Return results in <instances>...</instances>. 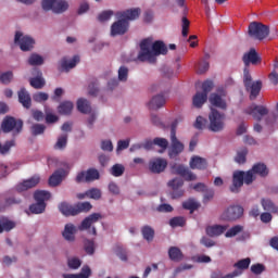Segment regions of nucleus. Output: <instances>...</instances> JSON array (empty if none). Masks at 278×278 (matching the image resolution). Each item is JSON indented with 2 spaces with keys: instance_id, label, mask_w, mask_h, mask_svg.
Here are the masks:
<instances>
[{
  "instance_id": "6e6552de",
  "label": "nucleus",
  "mask_w": 278,
  "mask_h": 278,
  "mask_svg": "<svg viewBox=\"0 0 278 278\" xmlns=\"http://www.w3.org/2000/svg\"><path fill=\"white\" fill-rule=\"evenodd\" d=\"M258 177H268V167L264 163H256L245 174V186H251Z\"/></svg>"
},
{
  "instance_id": "09e8293b",
  "label": "nucleus",
  "mask_w": 278,
  "mask_h": 278,
  "mask_svg": "<svg viewBox=\"0 0 278 278\" xmlns=\"http://www.w3.org/2000/svg\"><path fill=\"white\" fill-rule=\"evenodd\" d=\"M45 129H47V126L42 125V124H34L30 127V131L33 136H40L42 134H45Z\"/></svg>"
},
{
  "instance_id": "37998d69",
  "label": "nucleus",
  "mask_w": 278,
  "mask_h": 278,
  "mask_svg": "<svg viewBox=\"0 0 278 278\" xmlns=\"http://www.w3.org/2000/svg\"><path fill=\"white\" fill-rule=\"evenodd\" d=\"M249 266H251L250 257L242 258L233 264V267L237 268L235 270H240L241 273H242V270H247V268H249Z\"/></svg>"
},
{
  "instance_id": "f03ea898",
  "label": "nucleus",
  "mask_w": 278,
  "mask_h": 278,
  "mask_svg": "<svg viewBox=\"0 0 278 278\" xmlns=\"http://www.w3.org/2000/svg\"><path fill=\"white\" fill-rule=\"evenodd\" d=\"M140 8L117 12L116 16L119 20L111 25V36H125L129 30V21L140 18Z\"/></svg>"
},
{
  "instance_id": "7ed1b4c3",
  "label": "nucleus",
  "mask_w": 278,
  "mask_h": 278,
  "mask_svg": "<svg viewBox=\"0 0 278 278\" xmlns=\"http://www.w3.org/2000/svg\"><path fill=\"white\" fill-rule=\"evenodd\" d=\"M59 210L63 216H77L78 214L90 212L92 204L90 202H78L77 204L71 205L63 202L59 205Z\"/></svg>"
},
{
  "instance_id": "e2e57ef3",
  "label": "nucleus",
  "mask_w": 278,
  "mask_h": 278,
  "mask_svg": "<svg viewBox=\"0 0 278 278\" xmlns=\"http://www.w3.org/2000/svg\"><path fill=\"white\" fill-rule=\"evenodd\" d=\"M128 76H129V70L126 66H121L118 70L119 81H127Z\"/></svg>"
},
{
  "instance_id": "4c0bfd02",
  "label": "nucleus",
  "mask_w": 278,
  "mask_h": 278,
  "mask_svg": "<svg viewBox=\"0 0 278 278\" xmlns=\"http://www.w3.org/2000/svg\"><path fill=\"white\" fill-rule=\"evenodd\" d=\"M73 108H74L73 102L64 101L59 105L58 111H59V114L68 116L73 112Z\"/></svg>"
},
{
  "instance_id": "bb28decb",
  "label": "nucleus",
  "mask_w": 278,
  "mask_h": 278,
  "mask_svg": "<svg viewBox=\"0 0 278 278\" xmlns=\"http://www.w3.org/2000/svg\"><path fill=\"white\" fill-rule=\"evenodd\" d=\"M148 105L150 110H160V108L166 105V98L162 93L156 94L151 99Z\"/></svg>"
},
{
  "instance_id": "5fc2aeb1",
  "label": "nucleus",
  "mask_w": 278,
  "mask_h": 278,
  "mask_svg": "<svg viewBox=\"0 0 278 278\" xmlns=\"http://www.w3.org/2000/svg\"><path fill=\"white\" fill-rule=\"evenodd\" d=\"M169 225L175 228V227H184L186 225V218L178 216V217H173L169 219Z\"/></svg>"
},
{
  "instance_id": "680f3d73",
  "label": "nucleus",
  "mask_w": 278,
  "mask_h": 278,
  "mask_svg": "<svg viewBox=\"0 0 278 278\" xmlns=\"http://www.w3.org/2000/svg\"><path fill=\"white\" fill-rule=\"evenodd\" d=\"M41 7L45 12H49L51 10L53 12V8L55 7V0H42Z\"/></svg>"
},
{
  "instance_id": "69168bd1",
  "label": "nucleus",
  "mask_w": 278,
  "mask_h": 278,
  "mask_svg": "<svg viewBox=\"0 0 278 278\" xmlns=\"http://www.w3.org/2000/svg\"><path fill=\"white\" fill-rule=\"evenodd\" d=\"M67 142H68V136L62 135L61 137H59L55 147L56 149H65Z\"/></svg>"
},
{
  "instance_id": "423d86ee",
  "label": "nucleus",
  "mask_w": 278,
  "mask_h": 278,
  "mask_svg": "<svg viewBox=\"0 0 278 278\" xmlns=\"http://www.w3.org/2000/svg\"><path fill=\"white\" fill-rule=\"evenodd\" d=\"M214 89V81L212 80H205L202 84V92L198 91L192 99V103L194 108H203V104L207 102V94L212 92Z\"/></svg>"
},
{
  "instance_id": "e433bc0d",
  "label": "nucleus",
  "mask_w": 278,
  "mask_h": 278,
  "mask_svg": "<svg viewBox=\"0 0 278 278\" xmlns=\"http://www.w3.org/2000/svg\"><path fill=\"white\" fill-rule=\"evenodd\" d=\"M155 146L154 139H147L143 143H137L130 147V151H138L140 149H146V151H151Z\"/></svg>"
},
{
  "instance_id": "2eb2a0df",
  "label": "nucleus",
  "mask_w": 278,
  "mask_h": 278,
  "mask_svg": "<svg viewBox=\"0 0 278 278\" xmlns=\"http://www.w3.org/2000/svg\"><path fill=\"white\" fill-rule=\"evenodd\" d=\"M247 184V172L236 170L232 174V185L230 186V192L238 194L240 188Z\"/></svg>"
},
{
  "instance_id": "49530a36",
  "label": "nucleus",
  "mask_w": 278,
  "mask_h": 278,
  "mask_svg": "<svg viewBox=\"0 0 278 278\" xmlns=\"http://www.w3.org/2000/svg\"><path fill=\"white\" fill-rule=\"evenodd\" d=\"M86 194L87 199H93L94 201H99L102 197L101 189L99 188H91L86 191Z\"/></svg>"
},
{
  "instance_id": "a19ab883",
  "label": "nucleus",
  "mask_w": 278,
  "mask_h": 278,
  "mask_svg": "<svg viewBox=\"0 0 278 278\" xmlns=\"http://www.w3.org/2000/svg\"><path fill=\"white\" fill-rule=\"evenodd\" d=\"M28 64L30 66H42L45 64V59L40 54L33 53L28 58Z\"/></svg>"
},
{
  "instance_id": "ea45409f",
  "label": "nucleus",
  "mask_w": 278,
  "mask_h": 278,
  "mask_svg": "<svg viewBox=\"0 0 278 278\" xmlns=\"http://www.w3.org/2000/svg\"><path fill=\"white\" fill-rule=\"evenodd\" d=\"M141 233L147 242H153V238H155V230H153L151 226H143L141 228Z\"/></svg>"
},
{
  "instance_id": "412c9836",
  "label": "nucleus",
  "mask_w": 278,
  "mask_h": 278,
  "mask_svg": "<svg viewBox=\"0 0 278 278\" xmlns=\"http://www.w3.org/2000/svg\"><path fill=\"white\" fill-rule=\"evenodd\" d=\"M33 75H36V77L29 79L31 88H35V90H42L47 84L45 78H42V72L38 68H34Z\"/></svg>"
},
{
  "instance_id": "2f4dec72",
  "label": "nucleus",
  "mask_w": 278,
  "mask_h": 278,
  "mask_svg": "<svg viewBox=\"0 0 278 278\" xmlns=\"http://www.w3.org/2000/svg\"><path fill=\"white\" fill-rule=\"evenodd\" d=\"M261 205L265 212H271V214L278 213V207L275 205V202L269 198H263L261 200Z\"/></svg>"
},
{
  "instance_id": "c9c22d12",
  "label": "nucleus",
  "mask_w": 278,
  "mask_h": 278,
  "mask_svg": "<svg viewBox=\"0 0 278 278\" xmlns=\"http://www.w3.org/2000/svg\"><path fill=\"white\" fill-rule=\"evenodd\" d=\"M68 10V2L66 0H55L53 13L54 14H64Z\"/></svg>"
},
{
  "instance_id": "0e129e2a",
  "label": "nucleus",
  "mask_w": 278,
  "mask_h": 278,
  "mask_svg": "<svg viewBox=\"0 0 278 278\" xmlns=\"http://www.w3.org/2000/svg\"><path fill=\"white\" fill-rule=\"evenodd\" d=\"M14 147V140L7 141L4 144H1L0 142V154L5 155Z\"/></svg>"
},
{
  "instance_id": "4be33fe9",
  "label": "nucleus",
  "mask_w": 278,
  "mask_h": 278,
  "mask_svg": "<svg viewBox=\"0 0 278 278\" xmlns=\"http://www.w3.org/2000/svg\"><path fill=\"white\" fill-rule=\"evenodd\" d=\"M17 97L23 108H25L26 110H29V108H31V96L29 94V91L25 89V87H22L21 90L17 91Z\"/></svg>"
},
{
  "instance_id": "0eeeda50",
  "label": "nucleus",
  "mask_w": 278,
  "mask_h": 278,
  "mask_svg": "<svg viewBox=\"0 0 278 278\" xmlns=\"http://www.w3.org/2000/svg\"><path fill=\"white\" fill-rule=\"evenodd\" d=\"M248 34L250 38L254 40H264L268 38V34H270V28L260 22H252L249 25Z\"/></svg>"
},
{
  "instance_id": "72a5a7b5",
  "label": "nucleus",
  "mask_w": 278,
  "mask_h": 278,
  "mask_svg": "<svg viewBox=\"0 0 278 278\" xmlns=\"http://www.w3.org/2000/svg\"><path fill=\"white\" fill-rule=\"evenodd\" d=\"M79 64V55H74L72 60L62 59L61 68L64 71H71V68H75Z\"/></svg>"
},
{
  "instance_id": "b1692460",
  "label": "nucleus",
  "mask_w": 278,
  "mask_h": 278,
  "mask_svg": "<svg viewBox=\"0 0 278 278\" xmlns=\"http://www.w3.org/2000/svg\"><path fill=\"white\" fill-rule=\"evenodd\" d=\"M190 168L192 170H205L207 168V160L201 156H193L190 160Z\"/></svg>"
},
{
  "instance_id": "052dcab7",
  "label": "nucleus",
  "mask_w": 278,
  "mask_h": 278,
  "mask_svg": "<svg viewBox=\"0 0 278 278\" xmlns=\"http://www.w3.org/2000/svg\"><path fill=\"white\" fill-rule=\"evenodd\" d=\"M33 99L36 103H42V101H49V93L37 92L33 96Z\"/></svg>"
},
{
  "instance_id": "338daca9",
  "label": "nucleus",
  "mask_w": 278,
  "mask_h": 278,
  "mask_svg": "<svg viewBox=\"0 0 278 278\" xmlns=\"http://www.w3.org/2000/svg\"><path fill=\"white\" fill-rule=\"evenodd\" d=\"M182 36L184 38L188 37V31H189V28H190V20L188 17L182 16Z\"/></svg>"
},
{
  "instance_id": "1a4fd4ad",
  "label": "nucleus",
  "mask_w": 278,
  "mask_h": 278,
  "mask_svg": "<svg viewBox=\"0 0 278 278\" xmlns=\"http://www.w3.org/2000/svg\"><path fill=\"white\" fill-rule=\"evenodd\" d=\"M103 218V215L101 213H92L89 216L85 217L80 225L78 226L79 231H88L89 233H92V236H97V223H99ZM91 229V230H90Z\"/></svg>"
},
{
  "instance_id": "6ab92c4d",
  "label": "nucleus",
  "mask_w": 278,
  "mask_h": 278,
  "mask_svg": "<svg viewBox=\"0 0 278 278\" xmlns=\"http://www.w3.org/2000/svg\"><path fill=\"white\" fill-rule=\"evenodd\" d=\"M40 184V176L35 175L23 182L16 185L15 190L17 192H25L27 190H31V188H36Z\"/></svg>"
},
{
  "instance_id": "5701e85b",
  "label": "nucleus",
  "mask_w": 278,
  "mask_h": 278,
  "mask_svg": "<svg viewBox=\"0 0 278 278\" xmlns=\"http://www.w3.org/2000/svg\"><path fill=\"white\" fill-rule=\"evenodd\" d=\"M245 90L250 92V100L255 101L257 97H260V92H262V80H255L245 87Z\"/></svg>"
},
{
  "instance_id": "c756f323",
  "label": "nucleus",
  "mask_w": 278,
  "mask_h": 278,
  "mask_svg": "<svg viewBox=\"0 0 278 278\" xmlns=\"http://www.w3.org/2000/svg\"><path fill=\"white\" fill-rule=\"evenodd\" d=\"M21 199L12 195L4 199L3 202H0V212H5L8 207H12V205H20Z\"/></svg>"
},
{
  "instance_id": "3c124183",
  "label": "nucleus",
  "mask_w": 278,
  "mask_h": 278,
  "mask_svg": "<svg viewBox=\"0 0 278 278\" xmlns=\"http://www.w3.org/2000/svg\"><path fill=\"white\" fill-rule=\"evenodd\" d=\"M249 151L247 149H242L241 151H239L235 157V162H237V164H245L247 163V155H248Z\"/></svg>"
},
{
  "instance_id": "a18cd8bd",
  "label": "nucleus",
  "mask_w": 278,
  "mask_h": 278,
  "mask_svg": "<svg viewBox=\"0 0 278 278\" xmlns=\"http://www.w3.org/2000/svg\"><path fill=\"white\" fill-rule=\"evenodd\" d=\"M182 207L184 210H189L192 214V212H195V210L200 207V204L193 199H189L182 203Z\"/></svg>"
},
{
  "instance_id": "7c9ffc66",
  "label": "nucleus",
  "mask_w": 278,
  "mask_h": 278,
  "mask_svg": "<svg viewBox=\"0 0 278 278\" xmlns=\"http://www.w3.org/2000/svg\"><path fill=\"white\" fill-rule=\"evenodd\" d=\"M92 275V270L88 265L83 266L81 271L79 274H64V278H90Z\"/></svg>"
},
{
  "instance_id": "ddd939ff",
  "label": "nucleus",
  "mask_w": 278,
  "mask_h": 278,
  "mask_svg": "<svg viewBox=\"0 0 278 278\" xmlns=\"http://www.w3.org/2000/svg\"><path fill=\"white\" fill-rule=\"evenodd\" d=\"M244 215V208L241 205H230L222 214V220H227L228 223H233L239 220Z\"/></svg>"
},
{
  "instance_id": "de8ad7c7",
  "label": "nucleus",
  "mask_w": 278,
  "mask_h": 278,
  "mask_svg": "<svg viewBox=\"0 0 278 278\" xmlns=\"http://www.w3.org/2000/svg\"><path fill=\"white\" fill-rule=\"evenodd\" d=\"M110 173L113 177H122V175L125 174V166L122 164H115L111 167Z\"/></svg>"
},
{
  "instance_id": "a211bd4d",
  "label": "nucleus",
  "mask_w": 278,
  "mask_h": 278,
  "mask_svg": "<svg viewBox=\"0 0 278 278\" xmlns=\"http://www.w3.org/2000/svg\"><path fill=\"white\" fill-rule=\"evenodd\" d=\"M174 175L185 178V181H197V176L188 167L184 165H174L172 167Z\"/></svg>"
},
{
  "instance_id": "4d7b16f0",
  "label": "nucleus",
  "mask_w": 278,
  "mask_h": 278,
  "mask_svg": "<svg viewBox=\"0 0 278 278\" xmlns=\"http://www.w3.org/2000/svg\"><path fill=\"white\" fill-rule=\"evenodd\" d=\"M154 146L160 147V149H163V151H166L168 149V140L156 137L154 138Z\"/></svg>"
},
{
  "instance_id": "473e14b6",
  "label": "nucleus",
  "mask_w": 278,
  "mask_h": 278,
  "mask_svg": "<svg viewBox=\"0 0 278 278\" xmlns=\"http://www.w3.org/2000/svg\"><path fill=\"white\" fill-rule=\"evenodd\" d=\"M168 257L172 262H181V260H184V252L177 247H170L168 250Z\"/></svg>"
},
{
  "instance_id": "774afa93",
  "label": "nucleus",
  "mask_w": 278,
  "mask_h": 278,
  "mask_svg": "<svg viewBox=\"0 0 278 278\" xmlns=\"http://www.w3.org/2000/svg\"><path fill=\"white\" fill-rule=\"evenodd\" d=\"M251 270L254 275H262L266 270V267L264 264L257 263L251 266Z\"/></svg>"
},
{
  "instance_id": "4468645a",
  "label": "nucleus",
  "mask_w": 278,
  "mask_h": 278,
  "mask_svg": "<svg viewBox=\"0 0 278 278\" xmlns=\"http://www.w3.org/2000/svg\"><path fill=\"white\" fill-rule=\"evenodd\" d=\"M14 42L18 45L22 51H31L35 45L34 38L25 36L21 31L15 33Z\"/></svg>"
},
{
  "instance_id": "79ce46f5",
  "label": "nucleus",
  "mask_w": 278,
  "mask_h": 278,
  "mask_svg": "<svg viewBox=\"0 0 278 278\" xmlns=\"http://www.w3.org/2000/svg\"><path fill=\"white\" fill-rule=\"evenodd\" d=\"M242 231H244V226L236 225L226 231L225 237L226 238H236V236H238V233H242Z\"/></svg>"
},
{
  "instance_id": "39448f33",
  "label": "nucleus",
  "mask_w": 278,
  "mask_h": 278,
  "mask_svg": "<svg viewBox=\"0 0 278 278\" xmlns=\"http://www.w3.org/2000/svg\"><path fill=\"white\" fill-rule=\"evenodd\" d=\"M186 146L179 139H177V128L175 124L172 125L170 128V147L168 149V156L170 160H175L184 153Z\"/></svg>"
},
{
  "instance_id": "864d4df0",
  "label": "nucleus",
  "mask_w": 278,
  "mask_h": 278,
  "mask_svg": "<svg viewBox=\"0 0 278 278\" xmlns=\"http://www.w3.org/2000/svg\"><path fill=\"white\" fill-rule=\"evenodd\" d=\"M67 266L72 270H77V268L81 266V260H79L78 257H71L67 260Z\"/></svg>"
},
{
  "instance_id": "8fccbe9b",
  "label": "nucleus",
  "mask_w": 278,
  "mask_h": 278,
  "mask_svg": "<svg viewBox=\"0 0 278 278\" xmlns=\"http://www.w3.org/2000/svg\"><path fill=\"white\" fill-rule=\"evenodd\" d=\"M16 227V223L8 219V217H2V231H12Z\"/></svg>"
},
{
  "instance_id": "9b49d317",
  "label": "nucleus",
  "mask_w": 278,
  "mask_h": 278,
  "mask_svg": "<svg viewBox=\"0 0 278 278\" xmlns=\"http://www.w3.org/2000/svg\"><path fill=\"white\" fill-rule=\"evenodd\" d=\"M99 179H101V174L99 173V169L91 167L87 170L78 173L75 181L76 184H90Z\"/></svg>"
},
{
  "instance_id": "58836bf2",
  "label": "nucleus",
  "mask_w": 278,
  "mask_h": 278,
  "mask_svg": "<svg viewBox=\"0 0 278 278\" xmlns=\"http://www.w3.org/2000/svg\"><path fill=\"white\" fill-rule=\"evenodd\" d=\"M34 199L37 203H45L51 199V192L45 190H38L34 193Z\"/></svg>"
},
{
  "instance_id": "bf43d9fd",
  "label": "nucleus",
  "mask_w": 278,
  "mask_h": 278,
  "mask_svg": "<svg viewBox=\"0 0 278 278\" xmlns=\"http://www.w3.org/2000/svg\"><path fill=\"white\" fill-rule=\"evenodd\" d=\"M84 247L87 255H94V241L87 239Z\"/></svg>"
},
{
  "instance_id": "f257e3e1",
  "label": "nucleus",
  "mask_w": 278,
  "mask_h": 278,
  "mask_svg": "<svg viewBox=\"0 0 278 278\" xmlns=\"http://www.w3.org/2000/svg\"><path fill=\"white\" fill-rule=\"evenodd\" d=\"M166 53H168V48L164 41L157 40L153 42L151 39H143L140 43L138 61L155 64L157 55H166Z\"/></svg>"
},
{
  "instance_id": "9d476101",
  "label": "nucleus",
  "mask_w": 278,
  "mask_h": 278,
  "mask_svg": "<svg viewBox=\"0 0 278 278\" xmlns=\"http://www.w3.org/2000/svg\"><path fill=\"white\" fill-rule=\"evenodd\" d=\"M1 129L3 134H10L13 131V136H18L23 131V122L12 116H7L2 121Z\"/></svg>"
},
{
  "instance_id": "6e6d98bb",
  "label": "nucleus",
  "mask_w": 278,
  "mask_h": 278,
  "mask_svg": "<svg viewBox=\"0 0 278 278\" xmlns=\"http://www.w3.org/2000/svg\"><path fill=\"white\" fill-rule=\"evenodd\" d=\"M250 84H253V77L251 76V73L249 72V67H244V70H243L244 88H249Z\"/></svg>"
},
{
  "instance_id": "aec40b11",
  "label": "nucleus",
  "mask_w": 278,
  "mask_h": 278,
  "mask_svg": "<svg viewBox=\"0 0 278 278\" xmlns=\"http://www.w3.org/2000/svg\"><path fill=\"white\" fill-rule=\"evenodd\" d=\"M242 60L247 68H249L251 64L255 66L256 64H260L262 62V58L260 56V54H257L255 48H251L249 52L244 53Z\"/></svg>"
},
{
  "instance_id": "dca6fc26",
  "label": "nucleus",
  "mask_w": 278,
  "mask_h": 278,
  "mask_svg": "<svg viewBox=\"0 0 278 278\" xmlns=\"http://www.w3.org/2000/svg\"><path fill=\"white\" fill-rule=\"evenodd\" d=\"M168 188L172 189L170 197L172 199H181L185 194L184 188V179L181 178H174L167 182Z\"/></svg>"
},
{
  "instance_id": "f3484780",
  "label": "nucleus",
  "mask_w": 278,
  "mask_h": 278,
  "mask_svg": "<svg viewBox=\"0 0 278 278\" xmlns=\"http://www.w3.org/2000/svg\"><path fill=\"white\" fill-rule=\"evenodd\" d=\"M166 166H168V162L166 159L155 157L149 161L148 168L150 173L153 175H160L166 170Z\"/></svg>"
},
{
  "instance_id": "393cba45",
  "label": "nucleus",
  "mask_w": 278,
  "mask_h": 278,
  "mask_svg": "<svg viewBox=\"0 0 278 278\" xmlns=\"http://www.w3.org/2000/svg\"><path fill=\"white\" fill-rule=\"evenodd\" d=\"M66 175V170L64 169H56L49 178V186L55 188V186H60L62 184V179Z\"/></svg>"
},
{
  "instance_id": "603ef678",
  "label": "nucleus",
  "mask_w": 278,
  "mask_h": 278,
  "mask_svg": "<svg viewBox=\"0 0 278 278\" xmlns=\"http://www.w3.org/2000/svg\"><path fill=\"white\" fill-rule=\"evenodd\" d=\"M12 79H14V74L12 73V71L4 72L0 75V81L5 86H8V84H11Z\"/></svg>"
},
{
  "instance_id": "c85d7f7f",
  "label": "nucleus",
  "mask_w": 278,
  "mask_h": 278,
  "mask_svg": "<svg viewBox=\"0 0 278 278\" xmlns=\"http://www.w3.org/2000/svg\"><path fill=\"white\" fill-rule=\"evenodd\" d=\"M75 233H77V227L73 224H66L62 236L67 242H73L75 240Z\"/></svg>"
},
{
  "instance_id": "cd10ccee",
  "label": "nucleus",
  "mask_w": 278,
  "mask_h": 278,
  "mask_svg": "<svg viewBox=\"0 0 278 278\" xmlns=\"http://www.w3.org/2000/svg\"><path fill=\"white\" fill-rule=\"evenodd\" d=\"M208 100L211 105L214 108H218L219 110H227V102L223 100V97H220L218 93H212Z\"/></svg>"
},
{
  "instance_id": "c03bdc74",
  "label": "nucleus",
  "mask_w": 278,
  "mask_h": 278,
  "mask_svg": "<svg viewBox=\"0 0 278 278\" xmlns=\"http://www.w3.org/2000/svg\"><path fill=\"white\" fill-rule=\"evenodd\" d=\"M31 214H42L47 210V203L37 202L29 206Z\"/></svg>"
},
{
  "instance_id": "a878e982",
  "label": "nucleus",
  "mask_w": 278,
  "mask_h": 278,
  "mask_svg": "<svg viewBox=\"0 0 278 278\" xmlns=\"http://www.w3.org/2000/svg\"><path fill=\"white\" fill-rule=\"evenodd\" d=\"M228 226H223V225H213V226H207L205 231L206 236L210 238H217V236H223L224 231H227Z\"/></svg>"
},
{
  "instance_id": "13d9d810",
  "label": "nucleus",
  "mask_w": 278,
  "mask_h": 278,
  "mask_svg": "<svg viewBox=\"0 0 278 278\" xmlns=\"http://www.w3.org/2000/svg\"><path fill=\"white\" fill-rule=\"evenodd\" d=\"M112 16H114V11L112 10L103 11L102 13L99 14L98 21H100V23H105V21H110Z\"/></svg>"
},
{
  "instance_id": "f8f14e48",
  "label": "nucleus",
  "mask_w": 278,
  "mask_h": 278,
  "mask_svg": "<svg viewBox=\"0 0 278 278\" xmlns=\"http://www.w3.org/2000/svg\"><path fill=\"white\" fill-rule=\"evenodd\" d=\"M243 112L260 123L264 116H268L270 111L265 105L251 104Z\"/></svg>"
},
{
  "instance_id": "20e7f679",
  "label": "nucleus",
  "mask_w": 278,
  "mask_h": 278,
  "mask_svg": "<svg viewBox=\"0 0 278 278\" xmlns=\"http://www.w3.org/2000/svg\"><path fill=\"white\" fill-rule=\"evenodd\" d=\"M225 113L218 112V110L211 108V112L208 114V130L213 131L214 134H218L225 129Z\"/></svg>"
},
{
  "instance_id": "f704fd0d",
  "label": "nucleus",
  "mask_w": 278,
  "mask_h": 278,
  "mask_svg": "<svg viewBox=\"0 0 278 278\" xmlns=\"http://www.w3.org/2000/svg\"><path fill=\"white\" fill-rule=\"evenodd\" d=\"M77 110L81 112V114H90L92 112V108L90 106V102L87 99L80 98L77 101Z\"/></svg>"
}]
</instances>
